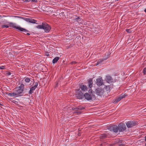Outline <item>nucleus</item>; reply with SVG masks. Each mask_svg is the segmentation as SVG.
<instances>
[{
    "label": "nucleus",
    "mask_w": 146,
    "mask_h": 146,
    "mask_svg": "<svg viewBox=\"0 0 146 146\" xmlns=\"http://www.w3.org/2000/svg\"><path fill=\"white\" fill-rule=\"evenodd\" d=\"M88 93H90L91 94H94L93 92H92V90L91 89H90L88 90Z\"/></svg>",
    "instance_id": "nucleus-27"
},
{
    "label": "nucleus",
    "mask_w": 146,
    "mask_h": 146,
    "mask_svg": "<svg viewBox=\"0 0 146 146\" xmlns=\"http://www.w3.org/2000/svg\"><path fill=\"white\" fill-rule=\"evenodd\" d=\"M30 79L29 78L27 77L26 78H25V81L26 82L28 83L30 81Z\"/></svg>",
    "instance_id": "nucleus-22"
},
{
    "label": "nucleus",
    "mask_w": 146,
    "mask_h": 146,
    "mask_svg": "<svg viewBox=\"0 0 146 146\" xmlns=\"http://www.w3.org/2000/svg\"><path fill=\"white\" fill-rule=\"evenodd\" d=\"M27 35H30V34L29 33H27Z\"/></svg>",
    "instance_id": "nucleus-38"
},
{
    "label": "nucleus",
    "mask_w": 146,
    "mask_h": 146,
    "mask_svg": "<svg viewBox=\"0 0 146 146\" xmlns=\"http://www.w3.org/2000/svg\"><path fill=\"white\" fill-rule=\"evenodd\" d=\"M5 68V66H0V69H4Z\"/></svg>",
    "instance_id": "nucleus-25"
},
{
    "label": "nucleus",
    "mask_w": 146,
    "mask_h": 146,
    "mask_svg": "<svg viewBox=\"0 0 146 146\" xmlns=\"http://www.w3.org/2000/svg\"><path fill=\"white\" fill-rule=\"evenodd\" d=\"M118 130L119 132H123L125 131L126 129V127L124 123H119L118 125Z\"/></svg>",
    "instance_id": "nucleus-9"
},
{
    "label": "nucleus",
    "mask_w": 146,
    "mask_h": 146,
    "mask_svg": "<svg viewBox=\"0 0 146 146\" xmlns=\"http://www.w3.org/2000/svg\"><path fill=\"white\" fill-rule=\"evenodd\" d=\"M107 135L106 134H102L100 135V139H103L106 138L107 137Z\"/></svg>",
    "instance_id": "nucleus-19"
},
{
    "label": "nucleus",
    "mask_w": 146,
    "mask_h": 146,
    "mask_svg": "<svg viewBox=\"0 0 146 146\" xmlns=\"http://www.w3.org/2000/svg\"><path fill=\"white\" fill-rule=\"evenodd\" d=\"M30 1L35 3H37L38 2L37 0H30Z\"/></svg>",
    "instance_id": "nucleus-28"
},
{
    "label": "nucleus",
    "mask_w": 146,
    "mask_h": 146,
    "mask_svg": "<svg viewBox=\"0 0 146 146\" xmlns=\"http://www.w3.org/2000/svg\"><path fill=\"white\" fill-rule=\"evenodd\" d=\"M84 107H82L80 106H78L76 108H75V109H76V110H82L83 109H84Z\"/></svg>",
    "instance_id": "nucleus-21"
},
{
    "label": "nucleus",
    "mask_w": 146,
    "mask_h": 146,
    "mask_svg": "<svg viewBox=\"0 0 146 146\" xmlns=\"http://www.w3.org/2000/svg\"><path fill=\"white\" fill-rule=\"evenodd\" d=\"M145 145L146 146V143H145Z\"/></svg>",
    "instance_id": "nucleus-40"
},
{
    "label": "nucleus",
    "mask_w": 146,
    "mask_h": 146,
    "mask_svg": "<svg viewBox=\"0 0 146 146\" xmlns=\"http://www.w3.org/2000/svg\"><path fill=\"white\" fill-rule=\"evenodd\" d=\"M77 92L76 93V96L79 99H82L84 98V93L79 89L76 90Z\"/></svg>",
    "instance_id": "nucleus-4"
},
{
    "label": "nucleus",
    "mask_w": 146,
    "mask_h": 146,
    "mask_svg": "<svg viewBox=\"0 0 146 146\" xmlns=\"http://www.w3.org/2000/svg\"><path fill=\"white\" fill-rule=\"evenodd\" d=\"M30 1V0H26L25 1H26V2H29V1Z\"/></svg>",
    "instance_id": "nucleus-36"
},
{
    "label": "nucleus",
    "mask_w": 146,
    "mask_h": 146,
    "mask_svg": "<svg viewBox=\"0 0 146 146\" xmlns=\"http://www.w3.org/2000/svg\"><path fill=\"white\" fill-rule=\"evenodd\" d=\"M72 109L73 110H76V109H75V108H72Z\"/></svg>",
    "instance_id": "nucleus-34"
},
{
    "label": "nucleus",
    "mask_w": 146,
    "mask_h": 146,
    "mask_svg": "<svg viewBox=\"0 0 146 146\" xmlns=\"http://www.w3.org/2000/svg\"><path fill=\"white\" fill-rule=\"evenodd\" d=\"M106 81L109 83H111L112 82V78L111 76L109 75H107L105 79Z\"/></svg>",
    "instance_id": "nucleus-14"
},
{
    "label": "nucleus",
    "mask_w": 146,
    "mask_h": 146,
    "mask_svg": "<svg viewBox=\"0 0 146 146\" xmlns=\"http://www.w3.org/2000/svg\"><path fill=\"white\" fill-rule=\"evenodd\" d=\"M145 141H146V136L145 137Z\"/></svg>",
    "instance_id": "nucleus-37"
},
{
    "label": "nucleus",
    "mask_w": 146,
    "mask_h": 146,
    "mask_svg": "<svg viewBox=\"0 0 146 146\" xmlns=\"http://www.w3.org/2000/svg\"><path fill=\"white\" fill-rule=\"evenodd\" d=\"M16 17L19 18L20 19H23L25 21H26L33 23H36L37 24L36 22L37 21L35 19H32L27 18H25L23 17H22L21 16H15Z\"/></svg>",
    "instance_id": "nucleus-7"
},
{
    "label": "nucleus",
    "mask_w": 146,
    "mask_h": 146,
    "mask_svg": "<svg viewBox=\"0 0 146 146\" xmlns=\"http://www.w3.org/2000/svg\"><path fill=\"white\" fill-rule=\"evenodd\" d=\"M74 113H77L78 114H79L80 113V112H75Z\"/></svg>",
    "instance_id": "nucleus-31"
},
{
    "label": "nucleus",
    "mask_w": 146,
    "mask_h": 146,
    "mask_svg": "<svg viewBox=\"0 0 146 146\" xmlns=\"http://www.w3.org/2000/svg\"><path fill=\"white\" fill-rule=\"evenodd\" d=\"M38 84V82H35V85L32 86L30 88V90L29 92V94H31L33 93L34 91L35 90L36 88L37 87Z\"/></svg>",
    "instance_id": "nucleus-13"
},
{
    "label": "nucleus",
    "mask_w": 146,
    "mask_h": 146,
    "mask_svg": "<svg viewBox=\"0 0 146 146\" xmlns=\"http://www.w3.org/2000/svg\"><path fill=\"white\" fill-rule=\"evenodd\" d=\"M108 129L110 131L117 133L118 131V126L116 125H110L108 127Z\"/></svg>",
    "instance_id": "nucleus-8"
},
{
    "label": "nucleus",
    "mask_w": 146,
    "mask_h": 146,
    "mask_svg": "<svg viewBox=\"0 0 146 146\" xmlns=\"http://www.w3.org/2000/svg\"><path fill=\"white\" fill-rule=\"evenodd\" d=\"M45 54L47 56H48L49 55V54L48 52H46Z\"/></svg>",
    "instance_id": "nucleus-30"
},
{
    "label": "nucleus",
    "mask_w": 146,
    "mask_h": 146,
    "mask_svg": "<svg viewBox=\"0 0 146 146\" xmlns=\"http://www.w3.org/2000/svg\"><path fill=\"white\" fill-rule=\"evenodd\" d=\"M137 124V122L135 121H129L126 123L128 128H131Z\"/></svg>",
    "instance_id": "nucleus-6"
},
{
    "label": "nucleus",
    "mask_w": 146,
    "mask_h": 146,
    "mask_svg": "<svg viewBox=\"0 0 146 146\" xmlns=\"http://www.w3.org/2000/svg\"><path fill=\"white\" fill-rule=\"evenodd\" d=\"M9 24L10 25V26H11L15 29H17L21 32H27L29 31H28L21 27L16 26H15L16 24H15L13 23L10 22L9 23Z\"/></svg>",
    "instance_id": "nucleus-3"
},
{
    "label": "nucleus",
    "mask_w": 146,
    "mask_h": 146,
    "mask_svg": "<svg viewBox=\"0 0 146 146\" xmlns=\"http://www.w3.org/2000/svg\"><path fill=\"white\" fill-rule=\"evenodd\" d=\"M8 95L9 96L11 97H16L19 96L16 92H15L9 93L8 94Z\"/></svg>",
    "instance_id": "nucleus-17"
},
{
    "label": "nucleus",
    "mask_w": 146,
    "mask_h": 146,
    "mask_svg": "<svg viewBox=\"0 0 146 146\" xmlns=\"http://www.w3.org/2000/svg\"><path fill=\"white\" fill-rule=\"evenodd\" d=\"M24 88V85L23 84H21L16 90L15 91L18 96H22L21 94L23 92Z\"/></svg>",
    "instance_id": "nucleus-5"
},
{
    "label": "nucleus",
    "mask_w": 146,
    "mask_h": 146,
    "mask_svg": "<svg viewBox=\"0 0 146 146\" xmlns=\"http://www.w3.org/2000/svg\"><path fill=\"white\" fill-rule=\"evenodd\" d=\"M104 92V90L103 88H98L95 90L96 94L97 95L101 96L103 95Z\"/></svg>",
    "instance_id": "nucleus-10"
},
{
    "label": "nucleus",
    "mask_w": 146,
    "mask_h": 146,
    "mask_svg": "<svg viewBox=\"0 0 146 146\" xmlns=\"http://www.w3.org/2000/svg\"><path fill=\"white\" fill-rule=\"evenodd\" d=\"M76 62L75 61H74V62H71V64H76Z\"/></svg>",
    "instance_id": "nucleus-32"
},
{
    "label": "nucleus",
    "mask_w": 146,
    "mask_h": 146,
    "mask_svg": "<svg viewBox=\"0 0 146 146\" xmlns=\"http://www.w3.org/2000/svg\"><path fill=\"white\" fill-rule=\"evenodd\" d=\"M11 73L9 72H8L7 73H6L7 75L8 76H9V75H10L11 74Z\"/></svg>",
    "instance_id": "nucleus-29"
},
{
    "label": "nucleus",
    "mask_w": 146,
    "mask_h": 146,
    "mask_svg": "<svg viewBox=\"0 0 146 146\" xmlns=\"http://www.w3.org/2000/svg\"><path fill=\"white\" fill-rule=\"evenodd\" d=\"M79 88L82 91L84 92H86L88 89L87 86L83 85H80L79 86Z\"/></svg>",
    "instance_id": "nucleus-15"
},
{
    "label": "nucleus",
    "mask_w": 146,
    "mask_h": 146,
    "mask_svg": "<svg viewBox=\"0 0 146 146\" xmlns=\"http://www.w3.org/2000/svg\"><path fill=\"white\" fill-rule=\"evenodd\" d=\"M0 105H1V106H3V104L1 103H0Z\"/></svg>",
    "instance_id": "nucleus-35"
},
{
    "label": "nucleus",
    "mask_w": 146,
    "mask_h": 146,
    "mask_svg": "<svg viewBox=\"0 0 146 146\" xmlns=\"http://www.w3.org/2000/svg\"><path fill=\"white\" fill-rule=\"evenodd\" d=\"M106 59H102L101 60H98L97 62V63L96 64V66H97L100 64H101V63H102V62L104 61V60H106Z\"/></svg>",
    "instance_id": "nucleus-18"
},
{
    "label": "nucleus",
    "mask_w": 146,
    "mask_h": 146,
    "mask_svg": "<svg viewBox=\"0 0 146 146\" xmlns=\"http://www.w3.org/2000/svg\"><path fill=\"white\" fill-rule=\"evenodd\" d=\"M1 17V16L0 15V17Z\"/></svg>",
    "instance_id": "nucleus-41"
},
{
    "label": "nucleus",
    "mask_w": 146,
    "mask_h": 146,
    "mask_svg": "<svg viewBox=\"0 0 146 146\" xmlns=\"http://www.w3.org/2000/svg\"><path fill=\"white\" fill-rule=\"evenodd\" d=\"M9 27V26L7 25H2L1 26V27L2 28H8Z\"/></svg>",
    "instance_id": "nucleus-23"
},
{
    "label": "nucleus",
    "mask_w": 146,
    "mask_h": 146,
    "mask_svg": "<svg viewBox=\"0 0 146 146\" xmlns=\"http://www.w3.org/2000/svg\"><path fill=\"white\" fill-rule=\"evenodd\" d=\"M126 96V95L125 94L123 95V94H121L119 96L113 100V103L116 104L121 99L124 98L125 96Z\"/></svg>",
    "instance_id": "nucleus-12"
},
{
    "label": "nucleus",
    "mask_w": 146,
    "mask_h": 146,
    "mask_svg": "<svg viewBox=\"0 0 146 146\" xmlns=\"http://www.w3.org/2000/svg\"><path fill=\"white\" fill-rule=\"evenodd\" d=\"M96 84L98 86H100L104 85L103 80L102 79V77H100L96 79Z\"/></svg>",
    "instance_id": "nucleus-11"
},
{
    "label": "nucleus",
    "mask_w": 146,
    "mask_h": 146,
    "mask_svg": "<svg viewBox=\"0 0 146 146\" xmlns=\"http://www.w3.org/2000/svg\"><path fill=\"white\" fill-rule=\"evenodd\" d=\"M143 72L144 74H146V68H144L143 70Z\"/></svg>",
    "instance_id": "nucleus-24"
},
{
    "label": "nucleus",
    "mask_w": 146,
    "mask_h": 146,
    "mask_svg": "<svg viewBox=\"0 0 146 146\" xmlns=\"http://www.w3.org/2000/svg\"><path fill=\"white\" fill-rule=\"evenodd\" d=\"M88 87L91 88L92 87L93 80L92 78H90L88 82Z\"/></svg>",
    "instance_id": "nucleus-16"
},
{
    "label": "nucleus",
    "mask_w": 146,
    "mask_h": 146,
    "mask_svg": "<svg viewBox=\"0 0 146 146\" xmlns=\"http://www.w3.org/2000/svg\"><path fill=\"white\" fill-rule=\"evenodd\" d=\"M80 19V18L79 17H77L76 18V20H78V19Z\"/></svg>",
    "instance_id": "nucleus-33"
},
{
    "label": "nucleus",
    "mask_w": 146,
    "mask_h": 146,
    "mask_svg": "<svg viewBox=\"0 0 146 146\" xmlns=\"http://www.w3.org/2000/svg\"><path fill=\"white\" fill-rule=\"evenodd\" d=\"M59 58H60L59 57H56L53 60L52 63L53 64L56 63Z\"/></svg>",
    "instance_id": "nucleus-20"
},
{
    "label": "nucleus",
    "mask_w": 146,
    "mask_h": 146,
    "mask_svg": "<svg viewBox=\"0 0 146 146\" xmlns=\"http://www.w3.org/2000/svg\"><path fill=\"white\" fill-rule=\"evenodd\" d=\"M84 97L88 100H90L94 99V100L96 99L95 96L94 94H91L88 92L85 93L84 94Z\"/></svg>",
    "instance_id": "nucleus-2"
},
{
    "label": "nucleus",
    "mask_w": 146,
    "mask_h": 146,
    "mask_svg": "<svg viewBox=\"0 0 146 146\" xmlns=\"http://www.w3.org/2000/svg\"><path fill=\"white\" fill-rule=\"evenodd\" d=\"M36 28L38 29H43L46 33H48L51 29V27L45 22H42V25L37 26Z\"/></svg>",
    "instance_id": "nucleus-1"
},
{
    "label": "nucleus",
    "mask_w": 146,
    "mask_h": 146,
    "mask_svg": "<svg viewBox=\"0 0 146 146\" xmlns=\"http://www.w3.org/2000/svg\"><path fill=\"white\" fill-rule=\"evenodd\" d=\"M126 31L129 33H131L132 31H131L130 30V29H126Z\"/></svg>",
    "instance_id": "nucleus-26"
},
{
    "label": "nucleus",
    "mask_w": 146,
    "mask_h": 146,
    "mask_svg": "<svg viewBox=\"0 0 146 146\" xmlns=\"http://www.w3.org/2000/svg\"><path fill=\"white\" fill-rule=\"evenodd\" d=\"M144 11H145V12H146V9H145V10Z\"/></svg>",
    "instance_id": "nucleus-39"
}]
</instances>
